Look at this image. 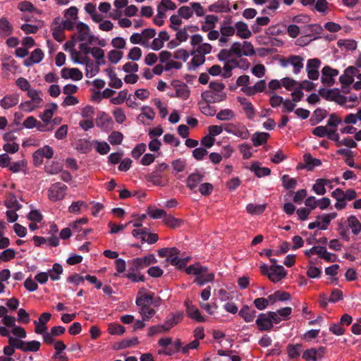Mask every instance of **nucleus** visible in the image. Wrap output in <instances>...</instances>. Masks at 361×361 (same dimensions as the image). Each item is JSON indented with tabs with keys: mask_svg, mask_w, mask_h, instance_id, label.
I'll return each instance as SVG.
<instances>
[{
	"mask_svg": "<svg viewBox=\"0 0 361 361\" xmlns=\"http://www.w3.org/2000/svg\"><path fill=\"white\" fill-rule=\"evenodd\" d=\"M13 27L8 20L2 18L0 19V35L2 36H8L12 33Z\"/></svg>",
	"mask_w": 361,
	"mask_h": 361,
	"instance_id": "864d4df0",
	"label": "nucleus"
},
{
	"mask_svg": "<svg viewBox=\"0 0 361 361\" xmlns=\"http://www.w3.org/2000/svg\"><path fill=\"white\" fill-rule=\"evenodd\" d=\"M302 350L301 344L292 345L289 344L287 346V353L290 359H298L300 356Z\"/></svg>",
	"mask_w": 361,
	"mask_h": 361,
	"instance_id": "13d9d810",
	"label": "nucleus"
},
{
	"mask_svg": "<svg viewBox=\"0 0 361 361\" xmlns=\"http://www.w3.org/2000/svg\"><path fill=\"white\" fill-rule=\"evenodd\" d=\"M157 260L153 254H149L142 257L133 258L128 261L129 269L131 271L144 269L151 264L157 263Z\"/></svg>",
	"mask_w": 361,
	"mask_h": 361,
	"instance_id": "6e6552de",
	"label": "nucleus"
},
{
	"mask_svg": "<svg viewBox=\"0 0 361 361\" xmlns=\"http://www.w3.org/2000/svg\"><path fill=\"white\" fill-rule=\"evenodd\" d=\"M255 53V49L251 42L247 41H244L243 43L235 42L231 44L229 49L221 50L219 56L221 60H226L233 56L238 58L243 56H251Z\"/></svg>",
	"mask_w": 361,
	"mask_h": 361,
	"instance_id": "f257e3e1",
	"label": "nucleus"
},
{
	"mask_svg": "<svg viewBox=\"0 0 361 361\" xmlns=\"http://www.w3.org/2000/svg\"><path fill=\"white\" fill-rule=\"evenodd\" d=\"M61 77L64 79L80 80L82 78V73L76 68H64L61 71Z\"/></svg>",
	"mask_w": 361,
	"mask_h": 361,
	"instance_id": "393cba45",
	"label": "nucleus"
},
{
	"mask_svg": "<svg viewBox=\"0 0 361 361\" xmlns=\"http://www.w3.org/2000/svg\"><path fill=\"white\" fill-rule=\"evenodd\" d=\"M150 96V92L147 89L140 88L135 90L134 95H129L127 99V105L131 108L137 107L139 104L136 102L137 99L144 102L147 100Z\"/></svg>",
	"mask_w": 361,
	"mask_h": 361,
	"instance_id": "2eb2a0df",
	"label": "nucleus"
},
{
	"mask_svg": "<svg viewBox=\"0 0 361 361\" xmlns=\"http://www.w3.org/2000/svg\"><path fill=\"white\" fill-rule=\"evenodd\" d=\"M75 30L77 32H76L77 38L78 39L79 41H82V42H84V41L90 42L91 41V39L92 38V35L90 32V27L87 25H86L85 23H82V22H80L75 25Z\"/></svg>",
	"mask_w": 361,
	"mask_h": 361,
	"instance_id": "aec40b11",
	"label": "nucleus"
},
{
	"mask_svg": "<svg viewBox=\"0 0 361 361\" xmlns=\"http://www.w3.org/2000/svg\"><path fill=\"white\" fill-rule=\"evenodd\" d=\"M235 112L231 109H224L216 114V118L221 121H228L234 119Z\"/></svg>",
	"mask_w": 361,
	"mask_h": 361,
	"instance_id": "de8ad7c7",
	"label": "nucleus"
},
{
	"mask_svg": "<svg viewBox=\"0 0 361 361\" xmlns=\"http://www.w3.org/2000/svg\"><path fill=\"white\" fill-rule=\"evenodd\" d=\"M236 35L243 39H249L252 36V32L248 25L243 21H238L234 24Z\"/></svg>",
	"mask_w": 361,
	"mask_h": 361,
	"instance_id": "5701e85b",
	"label": "nucleus"
},
{
	"mask_svg": "<svg viewBox=\"0 0 361 361\" xmlns=\"http://www.w3.org/2000/svg\"><path fill=\"white\" fill-rule=\"evenodd\" d=\"M312 133L319 137L326 136L329 140L336 142H338L340 138L336 128H328L327 126H317L313 129Z\"/></svg>",
	"mask_w": 361,
	"mask_h": 361,
	"instance_id": "dca6fc26",
	"label": "nucleus"
},
{
	"mask_svg": "<svg viewBox=\"0 0 361 361\" xmlns=\"http://www.w3.org/2000/svg\"><path fill=\"white\" fill-rule=\"evenodd\" d=\"M198 30V27L195 25H187L183 28H178L176 34V39L179 42H185L189 37L188 32H194Z\"/></svg>",
	"mask_w": 361,
	"mask_h": 361,
	"instance_id": "c756f323",
	"label": "nucleus"
},
{
	"mask_svg": "<svg viewBox=\"0 0 361 361\" xmlns=\"http://www.w3.org/2000/svg\"><path fill=\"white\" fill-rule=\"evenodd\" d=\"M154 106L158 109L160 116L162 118H164L168 115V106L166 104L164 103L159 99H154Z\"/></svg>",
	"mask_w": 361,
	"mask_h": 361,
	"instance_id": "e2e57ef3",
	"label": "nucleus"
},
{
	"mask_svg": "<svg viewBox=\"0 0 361 361\" xmlns=\"http://www.w3.org/2000/svg\"><path fill=\"white\" fill-rule=\"evenodd\" d=\"M267 87L264 80L257 81L253 86L250 87L241 88V90L247 95L252 96L258 92H262Z\"/></svg>",
	"mask_w": 361,
	"mask_h": 361,
	"instance_id": "2f4dec72",
	"label": "nucleus"
},
{
	"mask_svg": "<svg viewBox=\"0 0 361 361\" xmlns=\"http://www.w3.org/2000/svg\"><path fill=\"white\" fill-rule=\"evenodd\" d=\"M173 173L183 172L186 168V161L183 159H177L171 162Z\"/></svg>",
	"mask_w": 361,
	"mask_h": 361,
	"instance_id": "69168bd1",
	"label": "nucleus"
},
{
	"mask_svg": "<svg viewBox=\"0 0 361 361\" xmlns=\"http://www.w3.org/2000/svg\"><path fill=\"white\" fill-rule=\"evenodd\" d=\"M256 311L250 310L247 305H244L239 311V315L246 322H251L255 317Z\"/></svg>",
	"mask_w": 361,
	"mask_h": 361,
	"instance_id": "49530a36",
	"label": "nucleus"
},
{
	"mask_svg": "<svg viewBox=\"0 0 361 361\" xmlns=\"http://www.w3.org/2000/svg\"><path fill=\"white\" fill-rule=\"evenodd\" d=\"M191 55L192 56V59L190 63H188L189 68L191 70H195L198 66L203 64L205 61V56L198 54L195 53L192 50L191 52Z\"/></svg>",
	"mask_w": 361,
	"mask_h": 361,
	"instance_id": "c03bdc74",
	"label": "nucleus"
},
{
	"mask_svg": "<svg viewBox=\"0 0 361 361\" xmlns=\"http://www.w3.org/2000/svg\"><path fill=\"white\" fill-rule=\"evenodd\" d=\"M104 61H96L94 62L91 60H87L84 64H85V75L87 78H91L96 75L99 71V66L104 64Z\"/></svg>",
	"mask_w": 361,
	"mask_h": 361,
	"instance_id": "cd10ccee",
	"label": "nucleus"
},
{
	"mask_svg": "<svg viewBox=\"0 0 361 361\" xmlns=\"http://www.w3.org/2000/svg\"><path fill=\"white\" fill-rule=\"evenodd\" d=\"M202 97L212 103L224 101L227 97L225 85L222 82H210L208 90L202 93Z\"/></svg>",
	"mask_w": 361,
	"mask_h": 361,
	"instance_id": "7ed1b4c3",
	"label": "nucleus"
},
{
	"mask_svg": "<svg viewBox=\"0 0 361 361\" xmlns=\"http://www.w3.org/2000/svg\"><path fill=\"white\" fill-rule=\"evenodd\" d=\"M231 10L228 0H218L208 7L212 13H229Z\"/></svg>",
	"mask_w": 361,
	"mask_h": 361,
	"instance_id": "412c9836",
	"label": "nucleus"
},
{
	"mask_svg": "<svg viewBox=\"0 0 361 361\" xmlns=\"http://www.w3.org/2000/svg\"><path fill=\"white\" fill-rule=\"evenodd\" d=\"M44 58V53L40 49H35L32 51L29 58L24 61L25 66H31L35 63H39Z\"/></svg>",
	"mask_w": 361,
	"mask_h": 361,
	"instance_id": "72a5a7b5",
	"label": "nucleus"
},
{
	"mask_svg": "<svg viewBox=\"0 0 361 361\" xmlns=\"http://www.w3.org/2000/svg\"><path fill=\"white\" fill-rule=\"evenodd\" d=\"M338 70L325 66L322 70V82L326 86H331L335 82V78L338 75Z\"/></svg>",
	"mask_w": 361,
	"mask_h": 361,
	"instance_id": "a211bd4d",
	"label": "nucleus"
},
{
	"mask_svg": "<svg viewBox=\"0 0 361 361\" xmlns=\"http://www.w3.org/2000/svg\"><path fill=\"white\" fill-rule=\"evenodd\" d=\"M250 170L259 178L267 176L271 173V170L269 168L261 167L257 163L252 164L250 166Z\"/></svg>",
	"mask_w": 361,
	"mask_h": 361,
	"instance_id": "5fc2aeb1",
	"label": "nucleus"
},
{
	"mask_svg": "<svg viewBox=\"0 0 361 361\" xmlns=\"http://www.w3.org/2000/svg\"><path fill=\"white\" fill-rule=\"evenodd\" d=\"M337 216V213L331 212L329 214H324L317 217L319 221V228L321 230H326L331 220Z\"/></svg>",
	"mask_w": 361,
	"mask_h": 361,
	"instance_id": "f704fd0d",
	"label": "nucleus"
},
{
	"mask_svg": "<svg viewBox=\"0 0 361 361\" xmlns=\"http://www.w3.org/2000/svg\"><path fill=\"white\" fill-rule=\"evenodd\" d=\"M78 9L75 6H71L65 10L63 13L64 20L62 21V27L63 29L73 30L77 24Z\"/></svg>",
	"mask_w": 361,
	"mask_h": 361,
	"instance_id": "9d476101",
	"label": "nucleus"
},
{
	"mask_svg": "<svg viewBox=\"0 0 361 361\" xmlns=\"http://www.w3.org/2000/svg\"><path fill=\"white\" fill-rule=\"evenodd\" d=\"M132 235L135 238L140 239L142 243L153 244L159 239L157 234L149 233L146 228L135 229L132 231Z\"/></svg>",
	"mask_w": 361,
	"mask_h": 361,
	"instance_id": "f3484780",
	"label": "nucleus"
},
{
	"mask_svg": "<svg viewBox=\"0 0 361 361\" xmlns=\"http://www.w3.org/2000/svg\"><path fill=\"white\" fill-rule=\"evenodd\" d=\"M330 184V180L325 178H319L316 180L312 186V190L317 195H324L326 192V185Z\"/></svg>",
	"mask_w": 361,
	"mask_h": 361,
	"instance_id": "c9c22d12",
	"label": "nucleus"
},
{
	"mask_svg": "<svg viewBox=\"0 0 361 361\" xmlns=\"http://www.w3.org/2000/svg\"><path fill=\"white\" fill-rule=\"evenodd\" d=\"M75 42L74 40L67 42L65 45V51L70 54L72 61L75 63L84 64L87 60H89L88 56L74 49Z\"/></svg>",
	"mask_w": 361,
	"mask_h": 361,
	"instance_id": "9b49d317",
	"label": "nucleus"
},
{
	"mask_svg": "<svg viewBox=\"0 0 361 361\" xmlns=\"http://www.w3.org/2000/svg\"><path fill=\"white\" fill-rule=\"evenodd\" d=\"M29 100L22 102L20 108L25 112H32L34 110L42 106L43 99L42 92L37 90L32 89L27 93Z\"/></svg>",
	"mask_w": 361,
	"mask_h": 361,
	"instance_id": "20e7f679",
	"label": "nucleus"
},
{
	"mask_svg": "<svg viewBox=\"0 0 361 361\" xmlns=\"http://www.w3.org/2000/svg\"><path fill=\"white\" fill-rule=\"evenodd\" d=\"M82 208H87V204L84 201H76L72 202V204L68 207V211L71 214H80L81 209Z\"/></svg>",
	"mask_w": 361,
	"mask_h": 361,
	"instance_id": "bf43d9fd",
	"label": "nucleus"
},
{
	"mask_svg": "<svg viewBox=\"0 0 361 361\" xmlns=\"http://www.w3.org/2000/svg\"><path fill=\"white\" fill-rule=\"evenodd\" d=\"M358 72V69L354 66L348 67L345 70L344 73L340 76V82L344 85L352 84L354 81V78L356 77Z\"/></svg>",
	"mask_w": 361,
	"mask_h": 361,
	"instance_id": "4be33fe9",
	"label": "nucleus"
},
{
	"mask_svg": "<svg viewBox=\"0 0 361 361\" xmlns=\"http://www.w3.org/2000/svg\"><path fill=\"white\" fill-rule=\"evenodd\" d=\"M270 135L265 132H256L252 135V142L255 147L267 142Z\"/></svg>",
	"mask_w": 361,
	"mask_h": 361,
	"instance_id": "a18cd8bd",
	"label": "nucleus"
},
{
	"mask_svg": "<svg viewBox=\"0 0 361 361\" xmlns=\"http://www.w3.org/2000/svg\"><path fill=\"white\" fill-rule=\"evenodd\" d=\"M283 186L287 189H294L297 186V180L290 177L288 175H283L281 178Z\"/></svg>",
	"mask_w": 361,
	"mask_h": 361,
	"instance_id": "774afa93",
	"label": "nucleus"
},
{
	"mask_svg": "<svg viewBox=\"0 0 361 361\" xmlns=\"http://www.w3.org/2000/svg\"><path fill=\"white\" fill-rule=\"evenodd\" d=\"M220 35L227 36V37H233L235 34V26H232L230 25L228 22L224 20L220 26Z\"/></svg>",
	"mask_w": 361,
	"mask_h": 361,
	"instance_id": "3c124183",
	"label": "nucleus"
},
{
	"mask_svg": "<svg viewBox=\"0 0 361 361\" xmlns=\"http://www.w3.org/2000/svg\"><path fill=\"white\" fill-rule=\"evenodd\" d=\"M256 324L257 326L258 329L260 331H269L274 327V325H272V324L271 323L268 313L259 314L256 320Z\"/></svg>",
	"mask_w": 361,
	"mask_h": 361,
	"instance_id": "b1692460",
	"label": "nucleus"
},
{
	"mask_svg": "<svg viewBox=\"0 0 361 361\" xmlns=\"http://www.w3.org/2000/svg\"><path fill=\"white\" fill-rule=\"evenodd\" d=\"M210 103L211 102H207V101L204 100L203 102L199 103V107L203 114L212 116L215 115L216 110L214 108L210 106Z\"/></svg>",
	"mask_w": 361,
	"mask_h": 361,
	"instance_id": "052dcab7",
	"label": "nucleus"
},
{
	"mask_svg": "<svg viewBox=\"0 0 361 361\" xmlns=\"http://www.w3.org/2000/svg\"><path fill=\"white\" fill-rule=\"evenodd\" d=\"M203 175L200 172H194L191 173L187 178L186 185L190 189L193 190L202 180Z\"/></svg>",
	"mask_w": 361,
	"mask_h": 361,
	"instance_id": "79ce46f5",
	"label": "nucleus"
},
{
	"mask_svg": "<svg viewBox=\"0 0 361 361\" xmlns=\"http://www.w3.org/2000/svg\"><path fill=\"white\" fill-rule=\"evenodd\" d=\"M170 88L174 92L169 93V96L171 97H178L185 100L190 96L188 86L185 82L180 80H173L170 85Z\"/></svg>",
	"mask_w": 361,
	"mask_h": 361,
	"instance_id": "1a4fd4ad",
	"label": "nucleus"
},
{
	"mask_svg": "<svg viewBox=\"0 0 361 361\" xmlns=\"http://www.w3.org/2000/svg\"><path fill=\"white\" fill-rule=\"evenodd\" d=\"M92 143L94 145L95 150L100 154H106L110 151V146L106 142L93 140Z\"/></svg>",
	"mask_w": 361,
	"mask_h": 361,
	"instance_id": "4d7b16f0",
	"label": "nucleus"
},
{
	"mask_svg": "<svg viewBox=\"0 0 361 361\" xmlns=\"http://www.w3.org/2000/svg\"><path fill=\"white\" fill-rule=\"evenodd\" d=\"M111 123L110 117L105 113H100L97 118L96 124L97 126L106 130L109 124Z\"/></svg>",
	"mask_w": 361,
	"mask_h": 361,
	"instance_id": "603ef678",
	"label": "nucleus"
},
{
	"mask_svg": "<svg viewBox=\"0 0 361 361\" xmlns=\"http://www.w3.org/2000/svg\"><path fill=\"white\" fill-rule=\"evenodd\" d=\"M322 357V353H319L315 348L306 350L302 354V358L307 361H317Z\"/></svg>",
	"mask_w": 361,
	"mask_h": 361,
	"instance_id": "09e8293b",
	"label": "nucleus"
},
{
	"mask_svg": "<svg viewBox=\"0 0 361 361\" xmlns=\"http://www.w3.org/2000/svg\"><path fill=\"white\" fill-rule=\"evenodd\" d=\"M152 39L149 48L158 51L164 47V42L169 39V35L167 32L161 31L159 33L157 37H154Z\"/></svg>",
	"mask_w": 361,
	"mask_h": 361,
	"instance_id": "a878e982",
	"label": "nucleus"
},
{
	"mask_svg": "<svg viewBox=\"0 0 361 361\" xmlns=\"http://www.w3.org/2000/svg\"><path fill=\"white\" fill-rule=\"evenodd\" d=\"M224 131L241 140H247L250 137V132L247 128L240 122L225 123Z\"/></svg>",
	"mask_w": 361,
	"mask_h": 361,
	"instance_id": "423d86ee",
	"label": "nucleus"
},
{
	"mask_svg": "<svg viewBox=\"0 0 361 361\" xmlns=\"http://www.w3.org/2000/svg\"><path fill=\"white\" fill-rule=\"evenodd\" d=\"M190 45L195 53L200 54L204 56L210 54L212 50V45L209 43L204 42V38L200 34H195L191 36Z\"/></svg>",
	"mask_w": 361,
	"mask_h": 361,
	"instance_id": "0eeeda50",
	"label": "nucleus"
},
{
	"mask_svg": "<svg viewBox=\"0 0 361 361\" xmlns=\"http://www.w3.org/2000/svg\"><path fill=\"white\" fill-rule=\"evenodd\" d=\"M321 61L318 59H309L306 66L307 76L310 80H317L319 76V68Z\"/></svg>",
	"mask_w": 361,
	"mask_h": 361,
	"instance_id": "6ab92c4d",
	"label": "nucleus"
},
{
	"mask_svg": "<svg viewBox=\"0 0 361 361\" xmlns=\"http://www.w3.org/2000/svg\"><path fill=\"white\" fill-rule=\"evenodd\" d=\"M187 315L197 322H205V318L201 314L200 310L190 304L189 300L185 302Z\"/></svg>",
	"mask_w": 361,
	"mask_h": 361,
	"instance_id": "bb28decb",
	"label": "nucleus"
},
{
	"mask_svg": "<svg viewBox=\"0 0 361 361\" xmlns=\"http://www.w3.org/2000/svg\"><path fill=\"white\" fill-rule=\"evenodd\" d=\"M181 316L180 314H178L177 315L173 314L171 316L167 317L164 324L161 325L162 326L164 327L165 331L167 332L173 326L176 325L179 322Z\"/></svg>",
	"mask_w": 361,
	"mask_h": 361,
	"instance_id": "8fccbe9b",
	"label": "nucleus"
},
{
	"mask_svg": "<svg viewBox=\"0 0 361 361\" xmlns=\"http://www.w3.org/2000/svg\"><path fill=\"white\" fill-rule=\"evenodd\" d=\"M266 208V204H248L246 207L247 212L252 214H260Z\"/></svg>",
	"mask_w": 361,
	"mask_h": 361,
	"instance_id": "0e129e2a",
	"label": "nucleus"
},
{
	"mask_svg": "<svg viewBox=\"0 0 361 361\" xmlns=\"http://www.w3.org/2000/svg\"><path fill=\"white\" fill-rule=\"evenodd\" d=\"M304 59L300 56H290L280 60L279 63L283 68H287L289 66L293 67V73L298 74L303 68Z\"/></svg>",
	"mask_w": 361,
	"mask_h": 361,
	"instance_id": "ddd939ff",
	"label": "nucleus"
},
{
	"mask_svg": "<svg viewBox=\"0 0 361 361\" xmlns=\"http://www.w3.org/2000/svg\"><path fill=\"white\" fill-rule=\"evenodd\" d=\"M145 178L153 185L157 186H164L165 184L161 180V174L158 171H153L145 176Z\"/></svg>",
	"mask_w": 361,
	"mask_h": 361,
	"instance_id": "6e6d98bb",
	"label": "nucleus"
},
{
	"mask_svg": "<svg viewBox=\"0 0 361 361\" xmlns=\"http://www.w3.org/2000/svg\"><path fill=\"white\" fill-rule=\"evenodd\" d=\"M105 72L109 79V85L115 89H119L123 85L122 80L118 78L115 71L111 68L106 69Z\"/></svg>",
	"mask_w": 361,
	"mask_h": 361,
	"instance_id": "4c0bfd02",
	"label": "nucleus"
},
{
	"mask_svg": "<svg viewBox=\"0 0 361 361\" xmlns=\"http://www.w3.org/2000/svg\"><path fill=\"white\" fill-rule=\"evenodd\" d=\"M156 30L153 28L145 29L142 32H135L130 37V42L133 44H140L143 47L149 48L151 40L155 37Z\"/></svg>",
	"mask_w": 361,
	"mask_h": 361,
	"instance_id": "39448f33",
	"label": "nucleus"
},
{
	"mask_svg": "<svg viewBox=\"0 0 361 361\" xmlns=\"http://www.w3.org/2000/svg\"><path fill=\"white\" fill-rule=\"evenodd\" d=\"M219 21V18L214 15H207L204 17V21L201 26V30L204 32H207L214 29L216 24Z\"/></svg>",
	"mask_w": 361,
	"mask_h": 361,
	"instance_id": "58836bf2",
	"label": "nucleus"
},
{
	"mask_svg": "<svg viewBox=\"0 0 361 361\" xmlns=\"http://www.w3.org/2000/svg\"><path fill=\"white\" fill-rule=\"evenodd\" d=\"M19 102V96L17 94H9L4 97L1 100V106L8 109L16 106Z\"/></svg>",
	"mask_w": 361,
	"mask_h": 361,
	"instance_id": "e433bc0d",
	"label": "nucleus"
},
{
	"mask_svg": "<svg viewBox=\"0 0 361 361\" xmlns=\"http://www.w3.org/2000/svg\"><path fill=\"white\" fill-rule=\"evenodd\" d=\"M342 123L341 117L336 114H331L328 120L326 126L328 128H336L337 130V126Z\"/></svg>",
	"mask_w": 361,
	"mask_h": 361,
	"instance_id": "680f3d73",
	"label": "nucleus"
},
{
	"mask_svg": "<svg viewBox=\"0 0 361 361\" xmlns=\"http://www.w3.org/2000/svg\"><path fill=\"white\" fill-rule=\"evenodd\" d=\"M238 101L242 106L246 117L250 120H252L255 116V110L252 104L247 99L242 97H238Z\"/></svg>",
	"mask_w": 361,
	"mask_h": 361,
	"instance_id": "7c9ffc66",
	"label": "nucleus"
},
{
	"mask_svg": "<svg viewBox=\"0 0 361 361\" xmlns=\"http://www.w3.org/2000/svg\"><path fill=\"white\" fill-rule=\"evenodd\" d=\"M195 274L194 282L202 286L214 279V274L211 272H193Z\"/></svg>",
	"mask_w": 361,
	"mask_h": 361,
	"instance_id": "473e14b6",
	"label": "nucleus"
},
{
	"mask_svg": "<svg viewBox=\"0 0 361 361\" xmlns=\"http://www.w3.org/2000/svg\"><path fill=\"white\" fill-rule=\"evenodd\" d=\"M303 160L305 162L304 168L308 171H312L315 167L322 164L320 159L312 157L310 154H305Z\"/></svg>",
	"mask_w": 361,
	"mask_h": 361,
	"instance_id": "37998d69",
	"label": "nucleus"
},
{
	"mask_svg": "<svg viewBox=\"0 0 361 361\" xmlns=\"http://www.w3.org/2000/svg\"><path fill=\"white\" fill-rule=\"evenodd\" d=\"M58 106L55 103L50 104L47 106L43 113L39 116L43 122L48 123L51 120L54 112L56 111Z\"/></svg>",
	"mask_w": 361,
	"mask_h": 361,
	"instance_id": "a19ab883",
	"label": "nucleus"
},
{
	"mask_svg": "<svg viewBox=\"0 0 361 361\" xmlns=\"http://www.w3.org/2000/svg\"><path fill=\"white\" fill-rule=\"evenodd\" d=\"M67 191V186L60 183L52 184L49 190L48 196L51 201L56 202L65 197Z\"/></svg>",
	"mask_w": 361,
	"mask_h": 361,
	"instance_id": "4468645a",
	"label": "nucleus"
},
{
	"mask_svg": "<svg viewBox=\"0 0 361 361\" xmlns=\"http://www.w3.org/2000/svg\"><path fill=\"white\" fill-rule=\"evenodd\" d=\"M348 226L351 228L352 232L354 234H357L360 233L361 230V224L355 216H350L348 219Z\"/></svg>",
	"mask_w": 361,
	"mask_h": 361,
	"instance_id": "338daca9",
	"label": "nucleus"
},
{
	"mask_svg": "<svg viewBox=\"0 0 361 361\" xmlns=\"http://www.w3.org/2000/svg\"><path fill=\"white\" fill-rule=\"evenodd\" d=\"M154 293H149L145 294L139 293L136 298V305L140 307V309H143L149 307L150 305H154Z\"/></svg>",
	"mask_w": 361,
	"mask_h": 361,
	"instance_id": "c85d7f7f",
	"label": "nucleus"
},
{
	"mask_svg": "<svg viewBox=\"0 0 361 361\" xmlns=\"http://www.w3.org/2000/svg\"><path fill=\"white\" fill-rule=\"evenodd\" d=\"M337 46L343 51H354L357 49V43L351 39H341L337 42Z\"/></svg>",
	"mask_w": 361,
	"mask_h": 361,
	"instance_id": "ea45409f",
	"label": "nucleus"
},
{
	"mask_svg": "<svg viewBox=\"0 0 361 361\" xmlns=\"http://www.w3.org/2000/svg\"><path fill=\"white\" fill-rule=\"evenodd\" d=\"M158 256L166 258V262L174 266L176 269H183L190 261V257H180V250L175 247H164L158 250Z\"/></svg>",
	"mask_w": 361,
	"mask_h": 361,
	"instance_id": "f03ea898",
	"label": "nucleus"
},
{
	"mask_svg": "<svg viewBox=\"0 0 361 361\" xmlns=\"http://www.w3.org/2000/svg\"><path fill=\"white\" fill-rule=\"evenodd\" d=\"M54 154L53 148L49 145H44L33 153V163L35 166H39L43 163L44 159H50L54 157Z\"/></svg>",
	"mask_w": 361,
	"mask_h": 361,
	"instance_id": "f8f14e48",
	"label": "nucleus"
}]
</instances>
